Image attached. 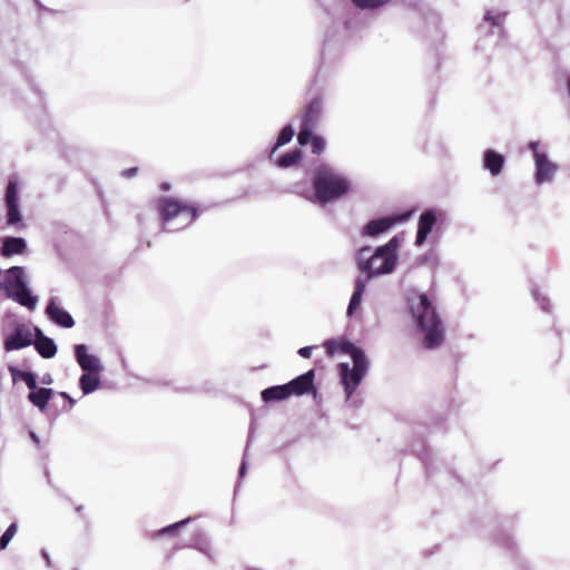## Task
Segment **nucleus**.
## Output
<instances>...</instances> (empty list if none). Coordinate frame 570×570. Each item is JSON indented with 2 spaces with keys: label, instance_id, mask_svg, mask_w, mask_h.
<instances>
[{
  "label": "nucleus",
  "instance_id": "obj_20",
  "mask_svg": "<svg viewBox=\"0 0 570 570\" xmlns=\"http://www.w3.org/2000/svg\"><path fill=\"white\" fill-rule=\"evenodd\" d=\"M261 396L265 403L284 401L289 397L285 384L267 387L262 391Z\"/></svg>",
  "mask_w": 570,
  "mask_h": 570
},
{
  "label": "nucleus",
  "instance_id": "obj_35",
  "mask_svg": "<svg viewBox=\"0 0 570 570\" xmlns=\"http://www.w3.org/2000/svg\"><path fill=\"white\" fill-rule=\"evenodd\" d=\"M170 188H171V186H170V184H169V183H163V184L160 185V189H161L163 191H168Z\"/></svg>",
  "mask_w": 570,
  "mask_h": 570
},
{
  "label": "nucleus",
  "instance_id": "obj_16",
  "mask_svg": "<svg viewBox=\"0 0 570 570\" xmlns=\"http://www.w3.org/2000/svg\"><path fill=\"white\" fill-rule=\"evenodd\" d=\"M36 332V341L32 342L35 344V348L43 358H51L57 353V346L55 342L47 336H43L41 331L35 327Z\"/></svg>",
  "mask_w": 570,
  "mask_h": 570
},
{
  "label": "nucleus",
  "instance_id": "obj_26",
  "mask_svg": "<svg viewBox=\"0 0 570 570\" xmlns=\"http://www.w3.org/2000/svg\"><path fill=\"white\" fill-rule=\"evenodd\" d=\"M307 144H311L312 153L314 155L323 154L325 150V147H326V142H325L324 138L321 136H317V135H313V130H311V136L308 138Z\"/></svg>",
  "mask_w": 570,
  "mask_h": 570
},
{
  "label": "nucleus",
  "instance_id": "obj_27",
  "mask_svg": "<svg viewBox=\"0 0 570 570\" xmlns=\"http://www.w3.org/2000/svg\"><path fill=\"white\" fill-rule=\"evenodd\" d=\"M293 136H294V130H293V128H292L289 125H288V126H285V127L282 129V131L279 132L278 137H277L276 144H275V146H274V148H273V150H272V154H273V153H275V150H276L278 147H281V146H283V145H285V144L289 142V141L292 140Z\"/></svg>",
  "mask_w": 570,
  "mask_h": 570
},
{
  "label": "nucleus",
  "instance_id": "obj_28",
  "mask_svg": "<svg viewBox=\"0 0 570 570\" xmlns=\"http://www.w3.org/2000/svg\"><path fill=\"white\" fill-rule=\"evenodd\" d=\"M358 9H376L390 2V0H351Z\"/></svg>",
  "mask_w": 570,
  "mask_h": 570
},
{
  "label": "nucleus",
  "instance_id": "obj_14",
  "mask_svg": "<svg viewBox=\"0 0 570 570\" xmlns=\"http://www.w3.org/2000/svg\"><path fill=\"white\" fill-rule=\"evenodd\" d=\"M46 313L51 321L62 327L70 328L75 325L72 316L67 311L57 305L55 301L49 302L46 308Z\"/></svg>",
  "mask_w": 570,
  "mask_h": 570
},
{
  "label": "nucleus",
  "instance_id": "obj_15",
  "mask_svg": "<svg viewBox=\"0 0 570 570\" xmlns=\"http://www.w3.org/2000/svg\"><path fill=\"white\" fill-rule=\"evenodd\" d=\"M436 223V216L433 210H425L419 219V228L416 234L415 244L422 245L431 233Z\"/></svg>",
  "mask_w": 570,
  "mask_h": 570
},
{
  "label": "nucleus",
  "instance_id": "obj_37",
  "mask_svg": "<svg viewBox=\"0 0 570 570\" xmlns=\"http://www.w3.org/2000/svg\"><path fill=\"white\" fill-rule=\"evenodd\" d=\"M82 510H83V507H82V505H78V507H76V511H77L78 513H80Z\"/></svg>",
  "mask_w": 570,
  "mask_h": 570
},
{
  "label": "nucleus",
  "instance_id": "obj_9",
  "mask_svg": "<svg viewBox=\"0 0 570 570\" xmlns=\"http://www.w3.org/2000/svg\"><path fill=\"white\" fill-rule=\"evenodd\" d=\"M33 342V333L26 324L16 326L14 332L6 337L3 347L7 352L30 346Z\"/></svg>",
  "mask_w": 570,
  "mask_h": 570
},
{
  "label": "nucleus",
  "instance_id": "obj_10",
  "mask_svg": "<svg viewBox=\"0 0 570 570\" xmlns=\"http://www.w3.org/2000/svg\"><path fill=\"white\" fill-rule=\"evenodd\" d=\"M314 379L315 371L309 370L306 373L286 383L285 385L287 387L289 397L302 396L304 394L309 393L311 391L315 392Z\"/></svg>",
  "mask_w": 570,
  "mask_h": 570
},
{
  "label": "nucleus",
  "instance_id": "obj_19",
  "mask_svg": "<svg viewBox=\"0 0 570 570\" xmlns=\"http://www.w3.org/2000/svg\"><path fill=\"white\" fill-rule=\"evenodd\" d=\"M6 283L9 292L19 288L20 286H24V269L20 266L10 267L7 271Z\"/></svg>",
  "mask_w": 570,
  "mask_h": 570
},
{
  "label": "nucleus",
  "instance_id": "obj_21",
  "mask_svg": "<svg viewBox=\"0 0 570 570\" xmlns=\"http://www.w3.org/2000/svg\"><path fill=\"white\" fill-rule=\"evenodd\" d=\"M52 394L53 391L51 389L37 387L36 390L29 393L28 400L39 410L43 411L47 407Z\"/></svg>",
  "mask_w": 570,
  "mask_h": 570
},
{
  "label": "nucleus",
  "instance_id": "obj_8",
  "mask_svg": "<svg viewBox=\"0 0 570 570\" xmlns=\"http://www.w3.org/2000/svg\"><path fill=\"white\" fill-rule=\"evenodd\" d=\"M538 147V141H531L529 144V148L533 151L535 161V180L538 184H542L552 179L557 170V166L549 161L547 155L540 153Z\"/></svg>",
  "mask_w": 570,
  "mask_h": 570
},
{
  "label": "nucleus",
  "instance_id": "obj_30",
  "mask_svg": "<svg viewBox=\"0 0 570 570\" xmlns=\"http://www.w3.org/2000/svg\"><path fill=\"white\" fill-rule=\"evenodd\" d=\"M18 374H19L20 379L26 383L28 389L31 390V392L38 387L37 386L36 376H35L33 373H31V372H18Z\"/></svg>",
  "mask_w": 570,
  "mask_h": 570
},
{
  "label": "nucleus",
  "instance_id": "obj_2",
  "mask_svg": "<svg viewBox=\"0 0 570 570\" xmlns=\"http://www.w3.org/2000/svg\"><path fill=\"white\" fill-rule=\"evenodd\" d=\"M163 229L169 233L179 232L190 226L199 216V207L184 199L161 196L155 200Z\"/></svg>",
  "mask_w": 570,
  "mask_h": 570
},
{
  "label": "nucleus",
  "instance_id": "obj_12",
  "mask_svg": "<svg viewBox=\"0 0 570 570\" xmlns=\"http://www.w3.org/2000/svg\"><path fill=\"white\" fill-rule=\"evenodd\" d=\"M404 219H406V215L373 219L365 225L364 234L372 237L379 236Z\"/></svg>",
  "mask_w": 570,
  "mask_h": 570
},
{
  "label": "nucleus",
  "instance_id": "obj_5",
  "mask_svg": "<svg viewBox=\"0 0 570 570\" xmlns=\"http://www.w3.org/2000/svg\"><path fill=\"white\" fill-rule=\"evenodd\" d=\"M337 367L346 397L350 399L367 372V360L364 353H358L354 355L352 368H350L347 363H340Z\"/></svg>",
  "mask_w": 570,
  "mask_h": 570
},
{
  "label": "nucleus",
  "instance_id": "obj_32",
  "mask_svg": "<svg viewBox=\"0 0 570 570\" xmlns=\"http://www.w3.org/2000/svg\"><path fill=\"white\" fill-rule=\"evenodd\" d=\"M312 351H313V347L312 346H305V347H301L298 350V354L304 357V358H309L312 356Z\"/></svg>",
  "mask_w": 570,
  "mask_h": 570
},
{
  "label": "nucleus",
  "instance_id": "obj_29",
  "mask_svg": "<svg viewBox=\"0 0 570 570\" xmlns=\"http://www.w3.org/2000/svg\"><path fill=\"white\" fill-rule=\"evenodd\" d=\"M18 531L17 523H11L0 538V550H4Z\"/></svg>",
  "mask_w": 570,
  "mask_h": 570
},
{
  "label": "nucleus",
  "instance_id": "obj_31",
  "mask_svg": "<svg viewBox=\"0 0 570 570\" xmlns=\"http://www.w3.org/2000/svg\"><path fill=\"white\" fill-rule=\"evenodd\" d=\"M188 521H189V519H186V520L176 522L171 525H168L161 530V533H174L176 530H178L181 525H184Z\"/></svg>",
  "mask_w": 570,
  "mask_h": 570
},
{
  "label": "nucleus",
  "instance_id": "obj_7",
  "mask_svg": "<svg viewBox=\"0 0 570 570\" xmlns=\"http://www.w3.org/2000/svg\"><path fill=\"white\" fill-rule=\"evenodd\" d=\"M4 203L7 208V224L22 227V217L19 209L18 183L16 180H9L6 188Z\"/></svg>",
  "mask_w": 570,
  "mask_h": 570
},
{
  "label": "nucleus",
  "instance_id": "obj_6",
  "mask_svg": "<svg viewBox=\"0 0 570 570\" xmlns=\"http://www.w3.org/2000/svg\"><path fill=\"white\" fill-rule=\"evenodd\" d=\"M323 114V100L321 97L314 98L304 109L302 117V126L297 136V141L299 145H307L308 138L311 136V130H313Z\"/></svg>",
  "mask_w": 570,
  "mask_h": 570
},
{
  "label": "nucleus",
  "instance_id": "obj_34",
  "mask_svg": "<svg viewBox=\"0 0 570 570\" xmlns=\"http://www.w3.org/2000/svg\"><path fill=\"white\" fill-rule=\"evenodd\" d=\"M60 395H61L63 399L68 400V402H69V410H70V409H72V406H73V404H75V400H73V399H71V397H70L66 392H61V393H60Z\"/></svg>",
  "mask_w": 570,
  "mask_h": 570
},
{
  "label": "nucleus",
  "instance_id": "obj_11",
  "mask_svg": "<svg viewBox=\"0 0 570 570\" xmlns=\"http://www.w3.org/2000/svg\"><path fill=\"white\" fill-rule=\"evenodd\" d=\"M324 347L328 356H334L336 353L348 354L354 361V355L364 353L361 348L354 346L345 338H332L324 342Z\"/></svg>",
  "mask_w": 570,
  "mask_h": 570
},
{
  "label": "nucleus",
  "instance_id": "obj_33",
  "mask_svg": "<svg viewBox=\"0 0 570 570\" xmlns=\"http://www.w3.org/2000/svg\"><path fill=\"white\" fill-rule=\"evenodd\" d=\"M137 171H138V168H136V167L128 168L124 171V176L130 178V177L135 176L137 174Z\"/></svg>",
  "mask_w": 570,
  "mask_h": 570
},
{
  "label": "nucleus",
  "instance_id": "obj_23",
  "mask_svg": "<svg viewBox=\"0 0 570 570\" xmlns=\"http://www.w3.org/2000/svg\"><path fill=\"white\" fill-rule=\"evenodd\" d=\"M10 294L14 301H17L20 305L26 306L28 308H35L37 304V297L30 294L27 285L20 286L19 288L10 292Z\"/></svg>",
  "mask_w": 570,
  "mask_h": 570
},
{
  "label": "nucleus",
  "instance_id": "obj_36",
  "mask_svg": "<svg viewBox=\"0 0 570 570\" xmlns=\"http://www.w3.org/2000/svg\"><path fill=\"white\" fill-rule=\"evenodd\" d=\"M31 438H32L37 443L39 442V440H38V438H37L36 433L31 432Z\"/></svg>",
  "mask_w": 570,
  "mask_h": 570
},
{
  "label": "nucleus",
  "instance_id": "obj_17",
  "mask_svg": "<svg viewBox=\"0 0 570 570\" xmlns=\"http://www.w3.org/2000/svg\"><path fill=\"white\" fill-rule=\"evenodd\" d=\"M504 161L505 159L501 154L492 149L485 150L483 156V166L491 173L492 176H498L502 173Z\"/></svg>",
  "mask_w": 570,
  "mask_h": 570
},
{
  "label": "nucleus",
  "instance_id": "obj_22",
  "mask_svg": "<svg viewBox=\"0 0 570 570\" xmlns=\"http://www.w3.org/2000/svg\"><path fill=\"white\" fill-rule=\"evenodd\" d=\"M367 279H364L363 277H357L355 281V289L351 297L348 307H347V314L352 315L361 305L362 296L366 288Z\"/></svg>",
  "mask_w": 570,
  "mask_h": 570
},
{
  "label": "nucleus",
  "instance_id": "obj_24",
  "mask_svg": "<svg viewBox=\"0 0 570 570\" xmlns=\"http://www.w3.org/2000/svg\"><path fill=\"white\" fill-rule=\"evenodd\" d=\"M80 387L83 394H89L98 389L100 384L99 372H86L80 377Z\"/></svg>",
  "mask_w": 570,
  "mask_h": 570
},
{
  "label": "nucleus",
  "instance_id": "obj_4",
  "mask_svg": "<svg viewBox=\"0 0 570 570\" xmlns=\"http://www.w3.org/2000/svg\"><path fill=\"white\" fill-rule=\"evenodd\" d=\"M350 180L327 165L315 169L313 177L314 198L318 204H327L345 196L350 190Z\"/></svg>",
  "mask_w": 570,
  "mask_h": 570
},
{
  "label": "nucleus",
  "instance_id": "obj_13",
  "mask_svg": "<svg viewBox=\"0 0 570 570\" xmlns=\"http://www.w3.org/2000/svg\"><path fill=\"white\" fill-rule=\"evenodd\" d=\"M75 355L77 362L85 372H100L101 366L99 364V360L96 356L87 353L86 345H77L75 348Z\"/></svg>",
  "mask_w": 570,
  "mask_h": 570
},
{
  "label": "nucleus",
  "instance_id": "obj_25",
  "mask_svg": "<svg viewBox=\"0 0 570 570\" xmlns=\"http://www.w3.org/2000/svg\"><path fill=\"white\" fill-rule=\"evenodd\" d=\"M302 159V151L299 149H293L277 159V166L287 168L296 165Z\"/></svg>",
  "mask_w": 570,
  "mask_h": 570
},
{
  "label": "nucleus",
  "instance_id": "obj_1",
  "mask_svg": "<svg viewBox=\"0 0 570 570\" xmlns=\"http://www.w3.org/2000/svg\"><path fill=\"white\" fill-rule=\"evenodd\" d=\"M407 303L412 318L423 334V347L439 348L445 341V326L436 307L425 294H415L407 299Z\"/></svg>",
  "mask_w": 570,
  "mask_h": 570
},
{
  "label": "nucleus",
  "instance_id": "obj_18",
  "mask_svg": "<svg viewBox=\"0 0 570 570\" xmlns=\"http://www.w3.org/2000/svg\"><path fill=\"white\" fill-rule=\"evenodd\" d=\"M26 249V242L20 237H6L2 240L1 255L10 257L12 255L22 254Z\"/></svg>",
  "mask_w": 570,
  "mask_h": 570
},
{
  "label": "nucleus",
  "instance_id": "obj_3",
  "mask_svg": "<svg viewBox=\"0 0 570 570\" xmlns=\"http://www.w3.org/2000/svg\"><path fill=\"white\" fill-rule=\"evenodd\" d=\"M400 240L397 236L392 237L384 246L377 247L371 254V247L365 246L357 252V266L366 274L367 282L376 275L391 273L397 263V248Z\"/></svg>",
  "mask_w": 570,
  "mask_h": 570
}]
</instances>
